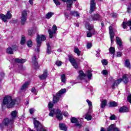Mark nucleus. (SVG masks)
I'll use <instances>...</instances> for the list:
<instances>
[{"label":"nucleus","mask_w":131,"mask_h":131,"mask_svg":"<svg viewBox=\"0 0 131 131\" xmlns=\"http://www.w3.org/2000/svg\"><path fill=\"white\" fill-rule=\"evenodd\" d=\"M17 100L15 99H12L11 96H5L3 99V106H6L7 108H14Z\"/></svg>","instance_id":"1"},{"label":"nucleus","mask_w":131,"mask_h":131,"mask_svg":"<svg viewBox=\"0 0 131 131\" xmlns=\"http://www.w3.org/2000/svg\"><path fill=\"white\" fill-rule=\"evenodd\" d=\"M18 115V111H13L11 113V119H9V118H6L3 121V123L6 126H9V125L11 124H13L14 123V120L15 118L17 117V115Z\"/></svg>","instance_id":"2"},{"label":"nucleus","mask_w":131,"mask_h":131,"mask_svg":"<svg viewBox=\"0 0 131 131\" xmlns=\"http://www.w3.org/2000/svg\"><path fill=\"white\" fill-rule=\"evenodd\" d=\"M46 36L45 35H37V38L36 39V41L37 42V49L35 50L36 52H39V48L41 46L42 41H45L46 39Z\"/></svg>","instance_id":"3"},{"label":"nucleus","mask_w":131,"mask_h":131,"mask_svg":"<svg viewBox=\"0 0 131 131\" xmlns=\"http://www.w3.org/2000/svg\"><path fill=\"white\" fill-rule=\"evenodd\" d=\"M122 80L124 81V83H127V82H128V79L125 74L123 75L122 79H119L114 82L113 84L112 85V89H115V86H117Z\"/></svg>","instance_id":"4"},{"label":"nucleus","mask_w":131,"mask_h":131,"mask_svg":"<svg viewBox=\"0 0 131 131\" xmlns=\"http://www.w3.org/2000/svg\"><path fill=\"white\" fill-rule=\"evenodd\" d=\"M85 27L89 30V31H90L87 33V37H92L93 35L95 34L96 33V31L95 30V29H94V25L86 23L85 24Z\"/></svg>","instance_id":"5"},{"label":"nucleus","mask_w":131,"mask_h":131,"mask_svg":"<svg viewBox=\"0 0 131 131\" xmlns=\"http://www.w3.org/2000/svg\"><path fill=\"white\" fill-rule=\"evenodd\" d=\"M66 93V89H61L60 90L59 93H57L55 96H53V103L56 104V103L59 102V100H60V98H61V96L63 95V94H65Z\"/></svg>","instance_id":"6"},{"label":"nucleus","mask_w":131,"mask_h":131,"mask_svg":"<svg viewBox=\"0 0 131 131\" xmlns=\"http://www.w3.org/2000/svg\"><path fill=\"white\" fill-rule=\"evenodd\" d=\"M33 123L34 125V127L36 128L37 131H46V129H43L42 125L39 121L36 119L34 120Z\"/></svg>","instance_id":"7"},{"label":"nucleus","mask_w":131,"mask_h":131,"mask_svg":"<svg viewBox=\"0 0 131 131\" xmlns=\"http://www.w3.org/2000/svg\"><path fill=\"white\" fill-rule=\"evenodd\" d=\"M27 20V10H24L21 12V16L20 17V22L22 25H24Z\"/></svg>","instance_id":"8"},{"label":"nucleus","mask_w":131,"mask_h":131,"mask_svg":"<svg viewBox=\"0 0 131 131\" xmlns=\"http://www.w3.org/2000/svg\"><path fill=\"white\" fill-rule=\"evenodd\" d=\"M69 60L70 63H71L72 66L75 68V69H77L78 68V64H77V62H76V60L73 58V56L69 55Z\"/></svg>","instance_id":"9"},{"label":"nucleus","mask_w":131,"mask_h":131,"mask_svg":"<svg viewBox=\"0 0 131 131\" xmlns=\"http://www.w3.org/2000/svg\"><path fill=\"white\" fill-rule=\"evenodd\" d=\"M57 26L55 25L52 27V31L51 29L48 30L50 38H53L54 34H56V32H57Z\"/></svg>","instance_id":"10"},{"label":"nucleus","mask_w":131,"mask_h":131,"mask_svg":"<svg viewBox=\"0 0 131 131\" xmlns=\"http://www.w3.org/2000/svg\"><path fill=\"white\" fill-rule=\"evenodd\" d=\"M17 47L16 45H13L12 46V48L11 47H8L6 52L7 54H10V55H13L14 54V51H17Z\"/></svg>","instance_id":"11"},{"label":"nucleus","mask_w":131,"mask_h":131,"mask_svg":"<svg viewBox=\"0 0 131 131\" xmlns=\"http://www.w3.org/2000/svg\"><path fill=\"white\" fill-rule=\"evenodd\" d=\"M100 20H101V16L98 14L91 16L89 18V21H100Z\"/></svg>","instance_id":"12"},{"label":"nucleus","mask_w":131,"mask_h":131,"mask_svg":"<svg viewBox=\"0 0 131 131\" xmlns=\"http://www.w3.org/2000/svg\"><path fill=\"white\" fill-rule=\"evenodd\" d=\"M56 117L57 118L58 120H62L63 119V115L62 114V112L59 109H58L55 112Z\"/></svg>","instance_id":"13"},{"label":"nucleus","mask_w":131,"mask_h":131,"mask_svg":"<svg viewBox=\"0 0 131 131\" xmlns=\"http://www.w3.org/2000/svg\"><path fill=\"white\" fill-rule=\"evenodd\" d=\"M96 9V3L95 2V0H91L90 3V13H93L95 11Z\"/></svg>","instance_id":"14"},{"label":"nucleus","mask_w":131,"mask_h":131,"mask_svg":"<svg viewBox=\"0 0 131 131\" xmlns=\"http://www.w3.org/2000/svg\"><path fill=\"white\" fill-rule=\"evenodd\" d=\"M109 32H110L111 41L112 43V42L114 41V32H113V29H112V27L111 26L109 27Z\"/></svg>","instance_id":"15"},{"label":"nucleus","mask_w":131,"mask_h":131,"mask_svg":"<svg viewBox=\"0 0 131 131\" xmlns=\"http://www.w3.org/2000/svg\"><path fill=\"white\" fill-rule=\"evenodd\" d=\"M107 131H120V130L116 127L115 124H113L107 128Z\"/></svg>","instance_id":"16"},{"label":"nucleus","mask_w":131,"mask_h":131,"mask_svg":"<svg viewBox=\"0 0 131 131\" xmlns=\"http://www.w3.org/2000/svg\"><path fill=\"white\" fill-rule=\"evenodd\" d=\"M116 42L117 45H118V49L120 51H121L122 50V41H121V39L119 37H116Z\"/></svg>","instance_id":"17"},{"label":"nucleus","mask_w":131,"mask_h":131,"mask_svg":"<svg viewBox=\"0 0 131 131\" xmlns=\"http://www.w3.org/2000/svg\"><path fill=\"white\" fill-rule=\"evenodd\" d=\"M63 3H67V7L70 10H71L72 8V5L73 4V1L72 0H61Z\"/></svg>","instance_id":"18"},{"label":"nucleus","mask_w":131,"mask_h":131,"mask_svg":"<svg viewBox=\"0 0 131 131\" xmlns=\"http://www.w3.org/2000/svg\"><path fill=\"white\" fill-rule=\"evenodd\" d=\"M40 79H46L47 77H48V71L47 70H45L43 74L39 76Z\"/></svg>","instance_id":"19"},{"label":"nucleus","mask_w":131,"mask_h":131,"mask_svg":"<svg viewBox=\"0 0 131 131\" xmlns=\"http://www.w3.org/2000/svg\"><path fill=\"white\" fill-rule=\"evenodd\" d=\"M78 78L81 80L82 79H84V78H85V74L83 73V71H79Z\"/></svg>","instance_id":"20"},{"label":"nucleus","mask_w":131,"mask_h":131,"mask_svg":"<svg viewBox=\"0 0 131 131\" xmlns=\"http://www.w3.org/2000/svg\"><path fill=\"white\" fill-rule=\"evenodd\" d=\"M119 112L121 113H124L125 112H128V108L127 107L124 106L120 108Z\"/></svg>","instance_id":"21"},{"label":"nucleus","mask_w":131,"mask_h":131,"mask_svg":"<svg viewBox=\"0 0 131 131\" xmlns=\"http://www.w3.org/2000/svg\"><path fill=\"white\" fill-rule=\"evenodd\" d=\"M70 15L74 17H77V18H79L80 16V14L77 11H71L70 13Z\"/></svg>","instance_id":"22"},{"label":"nucleus","mask_w":131,"mask_h":131,"mask_svg":"<svg viewBox=\"0 0 131 131\" xmlns=\"http://www.w3.org/2000/svg\"><path fill=\"white\" fill-rule=\"evenodd\" d=\"M123 26V29H125L126 28V25L127 26H131V20L129 19L127 23L123 22V24H122Z\"/></svg>","instance_id":"23"},{"label":"nucleus","mask_w":131,"mask_h":131,"mask_svg":"<svg viewBox=\"0 0 131 131\" xmlns=\"http://www.w3.org/2000/svg\"><path fill=\"white\" fill-rule=\"evenodd\" d=\"M28 85H29V82H25L21 86V91H26V89L28 88Z\"/></svg>","instance_id":"24"},{"label":"nucleus","mask_w":131,"mask_h":131,"mask_svg":"<svg viewBox=\"0 0 131 131\" xmlns=\"http://www.w3.org/2000/svg\"><path fill=\"white\" fill-rule=\"evenodd\" d=\"M109 53L111 55H113V58H114V55L115 54V48L113 47H111L109 49Z\"/></svg>","instance_id":"25"},{"label":"nucleus","mask_w":131,"mask_h":131,"mask_svg":"<svg viewBox=\"0 0 131 131\" xmlns=\"http://www.w3.org/2000/svg\"><path fill=\"white\" fill-rule=\"evenodd\" d=\"M59 126L60 129H61V130H64V131L67 130V127L63 123L59 124Z\"/></svg>","instance_id":"26"},{"label":"nucleus","mask_w":131,"mask_h":131,"mask_svg":"<svg viewBox=\"0 0 131 131\" xmlns=\"http://www.w3.org/2000/svg\"><path fill=\"white\" fill-rule=\"evenodd\" d=\"M125 66L127 67V68H128V69H131L130 62H129V60L126 59L125 61Z\"/></svg>","instance_id":"27"},{"label":"nucleus","mask_w":131,"mask_h":131,"mask_svg":"<svg viewBox=\"0 0 131 131\" xmlns=\"http://www.w3.org/2000/svg\"><path fill=\"white\" fill-rule=\"evenodd\" d=\"M84 117L85 119H86L88 121H89V120H92V115L89 113H86L84 116Z\"/></svg>","instance_id":"28"},{"label":"nucleus","mask_w":131,"mask_h":131,"mask_svg":"<svg viewBox=\"0 0 131 131\" xmlns=\"http://www.w3.org/2000/svg\"><path fill=\"white\" fill-rule=\"evenodd\" d=\"M0 19H1V20L2 21H4V22H5V23H6V22H7V21H8V20L7 19V16H6V15H5V14H0Z\"/></svg>","instance_id":"29"},{"label":"nucleus","mask_w":131,"mask_h":131,"mask_svg":"<svg viewBox=\"0 0 131 131\" xmlns=\"http://www.w3.org/2000/svg\"><path fill=\"white\" fill-rule=\"evenodd\" d=\"M74 52L75 53V54H77V56H80V54L81 53V52L79 51V49H78V48L77 47L74 48Z\"/></svg>","instance_id":"30"},{"label":"nucleus","mask_w":131,"mask_h":131,"mask_svg":"<svg viewBox=\"0 0 131 131\" xmlns=\"http://www.w3.org/2000/svg\"><path fill=\"white\" fill-rule=\"evenodd\" d=\"M47 53L48 55H50V54H51V50H52V48H51V45H50V43H47Z\"/></svg>","instance_id":"31"},{"label":"nucleus","mask_w":131,"mask_h":131,"mask_svg":"<svg viewBox=\"0 0 131 131\" xmlns=\"http://www.w3.org/2000/svg\"><path fill=\"white\" fill-rule=\"evenodd\" d=\"M15 62L16 63H25V62H26V59L16 58Z\"/></svg>","instance_id":"32"},{"label":"nucleus","mask_w":131,"mask_h":131,"mask_svg":"<svg viewBox=\"0 0 131 131\" xmlns=\"http://www.w3.org/2000/svg\"><path fill=\"white\" fill-rule=\"evenodd\" d=\"M118 104L115 101H113L110 103V107H117Z\"/></svg>","instance_id":"33"},{"label":"nucleus","mask_w":131,"mask_h":131,"mask_svg":"<svg viewBox=\"0 0 131 131\" xmlns=\"http://www.w3.org/2000/svg\"><path fill=\"white\" fill-rule=\"evenodd\" d=\"M32 63L34 66H37V61H36V57L34 56L32 58Z\"/></svg>","instance_id":"34"},{"label":"nucleus","mask_w":131,"mask_h":131,"mask_svg":"<svg viewBox=\"0 0 131 131\" xmlns=\"http://www.w3.org/2000/svg\"><path fill=\"white\" fill-rule=\"evenodd\" d=\"M107 105V100H104L101 102V107L102 108H105Z\"/></svg>","instance_id":"35"},{"label":"nucleus","mask_w":131,"mask_h":131,"mask_svg":"<svg viewBox=\"0 0 131 131\" xmlns=\"http://www.w3.org/2000/svg\"><path fill=\"white\" fill-rule=\"evenodd\" d=\"M71 121L72 122V123H77V122H78V120L77 119V118H75V117H72L71 118Z\"/></svg>","instance_id":"36"},{"label":"nucleus","mask_w":131,"mask_h":131,"mask_svg":"<svg viewBox=\"0 0 131 131\" xmlns=\"http://www.w3.org/2000/svg\"><path fill=\"white\" fill-rule=\"evenodd\" d=\"M54 115H55V109L52 108L50 112L49 116H51V117H54Z\"/></svg>","instance_id":"37"},{"label":"nucleus","mask_w":131,"mask_h":131,"mask_svg":"<svg viewBox=\"0 0 131 131\" xmlns=\"http://www.w3.org/2000/svg\"><path fill=\"white\" fill-rule=\"evenodd\" d=\"M53 15H54V13H53V12H48L46 14V19H50L52 17V16H53Z\"/></svg>","instance_id":"38"},{"label":"nucleus","mask_w":131,"mask_h":131,"mask_svg":"<svg viewBox=\"0 0 131 131\" xmlns=\"http://www.w3.org/2000/svg\"><path fill=\"white\" fill-rule=\"evenodd\" d=\"M35 32H36V29H30L28 31V33L29 35H32L33 33H34Z\"/></svg>","instance_id":"39"},{"label":"nucleus","mask_w":131,"mask_h":131,"mask_svg":"<svg viewBox=\"0 0 131 131\" xmlns=\"http://www.w3.org/2000/svg\"><path fill=\"white\" fill-rule=\"evenodd\" d=\"M6 16L7 20L8 19H11L12 18V14H11V12H10V11H8Z\"/></svg>","instance_id":"40"},{"label":"nucleus","mask_w":131,"mask_h":131,"mask_svg":"<svg viewBox=\"0 0 131 131\" xmlns=\"http://www.w3.org/2000/svg\"><path fill=\"white\" fill-rule=\"evenodd\" d=\"M87 76L89 79H91V78H92V76H93V75L92 74V72L91 71H88L87 72Z\"/></svg>","instance_id":"41"},{"label":"nucleus","mask_w":131,"mask_h":131,"mask_svg":"<svg viewBox=\"0 0 131 131\" xmlns=\"http://www.w3.org/2000/svg\"><path fill=\"white\" fill-rule=\"evenodd\" d=\"M61 82H65V81H66V77L65 76V74L61 75Z\"/></svg>","instance_id":"42"},{"label":"nucleus","mask_w":131,"mask_h":131,"mask_svg":"<svg viewBox=\"0 0 131 131\" xmlns=\"http://www.w3.org/2000/svg\"><path fill=\"white\" fill-rule=\"evenodd\" d=\"M26 42V39H25V37L22 36L21 41H20V43L21 45H24Z\"/></svg>","instance_id":"43"},{"label":"nucleus","mask_w":131,"mask_h":131,"mask_svg":"<svg viewBox=\"0 0 131 131\" xmlns=\"http://www.w3.org/2000/svg\"><path fill=\"white\" fill-rule=\"evenodd\" d=\"M102 64L103 65H104L105 66H107L108 64V61L107 59H102L101 60Z\"/></svg>","instance_id":"44"},{"label":"nucleus","mask_w":131,"mask_h":131,"mask_svg":"<svg viewBox=\"0 0 131 131\" xmlns=\"http://www.w3.org/2000/svg\"><path fill=\"white\" fill-rule=\"evenodd\" d=\"M27 45L29 48H31L32 47V41L31 40H29L27 42Z\"/></svg>","instance_id":"45"},{"label":"nucleus","mask_w":131,"mask_h":131,"mask_svg":"<svg viewBox=\"0 0 131 131\" xmlns=\"http://www.w3.org/2000/svg\"><path fill=\"white\" fill-rule=\"evenodd\" d=\"M86 102L89 106V109H91V108L93 107V104H92V102L90 101L89 99L86 100Z\"/></svg>","instance_id":"46"},{"label":"nucleus","mask_w":131,"mask_h":131,"mask_svg":"<svg viewBox=\"0 0 131 131\" xmlns=\"http://www.w3.org/2000/svg\"><path fill=\"white\" fill-rule=\"evenodd\" d=\"M53 106H54V104H53V102H50L48 104V107L49 108V110H52V108H53Z\"/></svg>","instance_id":"47"},{"label":"nucleus","mask_w":131,"mask_h":131,"mask_svg":"<svg viewBox=\"0 0 131 131\" xmlns=\"http://www.w3.org/2000/svg\"><path fill=\"white\" fill-rule=\"evenodd\" d=\"M54 3L55 4L56 6H60V3L59 0H53Z\"/></svg>","instance_id":"48"},{"label":"nucleus","mask_w":131,"mask_h":131,"mask_svg":"<svg viewBox=\"0 0 131 131\" xmlns=\"http://www.w3.org/2000/svg\"><path fill=\"white\" fill-rule=\"evenodd\" d=\"M92 46H93V44L92 43L88 42L86 44V48L87 49H91Z\"/></svg>","instance_id":"49"},{"label":"nucleus","mask_w":131,"mask_h":131,"mask_svg":"<svg viewBox=\"0 0 131 131\" xmlns=\"http://www.w3.org/2000/svg\"><path fill=\"white\" fill-rule=\"evenodd\" d=\"M31 92L32 93H33V94H34V95H36V94H37V91H36V89H35V88H33L31 90Z\"/></svg>","instance_id":"50"},{"label":"nucleus","mask_w":131,"mask_h":131,"mask_svg":"<svg viewBox=\"0 0 131 131\" xmlns=\"http://www.w3.org/2000/svg\"><path fill=\"white\" fill-rule=\"evenodd\" d=\"M56 64L57 66L60 67L61 65H62V61L59 60H57L56 62Z\"/></svg>","instance_id":"51"},{"label":"nucleus","mask_w":131,"mask_h":131,"mask_svg":"<svg viewBox=\"0 0 131 131\" xmlns=\"http://www.w3.org/2000/svg\"><path fill=\"white\" fill-rule=\"evenodd\" d=\"M110 118L111 120H115V119H117L116 116L115 115H112Z\"/></svg>","instance_id":"52"},{"label":"nucleus","mask_w":131,"mask_h":131,"mask_svg":"<svg viewBox=\"0 0 131 131\" xmlns=\"http://www.w3.org/2000/svg\"><path fill=\"white\" fill-rule=\"evenodd\" d=\"M127 13H131V4L129 6H128L127 8Z\"/></svg>","instance_id":"53"},{"label":"nucleus","mask_w":131,"mask_h":131,"mask_svg":"<svg viewBox=\"0 0 131 131\" xmlns=\"http://www.w3.org/2000/svg\"><path fill=\"white\" fill-rule=\"evenodd\" d=\"M102 73L103 75H107L108 74V71L107 70H103Z\"/></svg>","instance_id":"54"},{"label":"nucleus","mask_w":131,"mask_h":131,"mask_svg":"<svg viewBox=\"0 0 131 131\" xmlns=\"http://www.w3.org/2000/svg\"><path fill=\"white\" fill-rule=\"evenodd\" d=\"M112 17H113V18H116V17H117V14L116 13H112L111 14Z\"/></svg>","instance_id":"55"},{"label":"nucleus","mask_w":131,"mask_h":131,"mask_svg":"<svg viewBox=\"0 0 131 131\" xmlns=\"http://www.w3.org/2000/svg\"><path fill=\"white\" fill-rule=\"evenodd\" d=\"M122 55V53L120 52H117V57H121Z\"/></svg>","instance_id":"56"},{"label":"nucleus","mask_w":131,"mask_h":131,"mask_svg":"<svg viewBox=\"0 0 131 131\" xmlns=\"http://www.w3.org/2000/svg\"><path fill=\"white\" fill-rule=\"evenodd\" d=\"M65 18L67 19H69V14L68 13H64Z\"/></svg>","instance_id":"57"},{"label":"nucleus","mask_w":131,"mask_h":131,"mask_svg":"<svg viewBox=\"0 0 131 131\" xmlns=\"http://www.w3.org/2000/svg\"><path fill=\"white\" fill-rule=\"evenodd\" d=\"M35 0H29V3L31 5V6H33V2H34Z\"/></svg>","instance_id":"58"},{"label":"nucleus","mask_w":131,"mask_h":131,"mask_svg":"<svg viewBox=\"0 0 131 131\" xmlns=\"http://www.w3.org/2000/svg\"><path fill=\"white\" fill-rule=\"evenodd\" d=\"M34 112V108H31V109H30V114H33Z\"/></svg>","instance_id":"59"},{"label":"nucleus","mask_w":131,"mask_h":131,"mask_svg":"<svg viewBox=\"0 0 131 131\" xmlns=\"http://www.w3.org/2000/svg\"><path fill=\"white\" fill-rule=\"evenodd\" d=\"M76 126H78V127H81V124H79L78 123V122H77V123H76Z\"/></svg>","instance_id":"60"},{"label":"nucleus","mask_w":131,"mask_h":131,"mask_svg":"<svg viewBox=\"0 0 131 131\" xmlns=\"http://www.w3.org/2000/svg\"><path fill=\"white\" fill-rule=\"evenodd\" d=\"M4 75H5V74H4V73H1V74H0V79L2 77H4Z\"/></svg>","instance_id":"61"},{"label":"nucleus","mask_w":131,"mask_h":131,"mask_svg":"<svg viewBox=\"0 0 131 131\" xmlns=\"http://www.w3.org/2000/svg\"><path fill=\"white\" fill-rule=\"evenodd\" d=\"M63 115L64 116H68V113L67 112H64V113H63Z\"/></svg>","instance_id":"62"},{"label":"nucleus","mask_w":131,"mask_h":131,"mask_svg":"<svg viewBox=\"0 0 131 131\" xmlns=\"http://www.w3.org/2000/svg\"><path fill=\"white\" fill-rule=\"evenodd\" d=\"M57 52H59V53L62 52V49L59 48V49H57Z\"/></svg>","instance_id":"63"},{"label":"nucleus","mask_w":131,"mask_h":131,"mask_svg":"<svg viewBox=\"0 0 131 131\" xmlns=\"http://www.w3.org/2000/svg\"><path fill=\"white\" fill-rule=\"evenodd\" d=\"M100 53H97L96 54V57H100Z\"/></svg>","instance_id":"64"}]
</instances>
